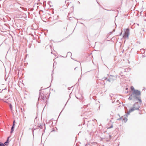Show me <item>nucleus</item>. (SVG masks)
I'll return each mask as SVG.
<instances>
[{
    "mask_svg": "<svg viewBox=\"0 0 146 146\" xmlns=\"http://www.w3.org/2000/svg\"><path fill=\"white\" fill-rule=\"evenodd\" d=\"M138 102L135 103L133 106L129 110V113L132 112L135 110H139L140 107L142 104V101L139 98H137Z\"/></svg>",
    "mask_w": 146,
    "mask_h": 146,
    "instance_id": "1",
    "label": "nucleus"
},
{
    "mask_svg": "<svg viewBox=\"0 0 146 146\" xmlns=\"http://www.w3.org/2000/svg\"><path fill=\"white\" fill-rule=\"evenodd\" d=\"M141 94V92H140L137 90H134L132 94L130 96L129 99L130 100H131L132 99V96L133 95H135L136 96H139Z\"/></svg>",
    "mask_w": 146,
    "mask_h": 146,
    "instance_id": "2",
    "label": "nucleus"
},
{
    "mask_svg": "<svg viewBox=\"0 0 146 146\" xmlns=\"http://www.w3.org/2000/svg\"><path fill=\"white\" fill-rule=\"evenodd\" d=\"M129 35V30L128 29L125 30V33L123 38H128Z\"/></svg>",
    "mask_w": 146,
    "mask_h": 146,
    "instance_id": "3",
    "label": "nucleus"
},
{
    "mask_svg": "<svg viewBox=\"0 0 146 146\" xmlns=\"http://www.w3.org/2000/svg\"><path fill=\"white\" fill-rule=\"evenodd\" d=\"M13 131H14V126H13L12 127H11V133H13Z\"/></svg>",
    "mask_w": 146,
    "mask_h": 146,
    "instance_id": "4",
    "label": "nucleus"
},
{
    "mask_svg": "<svg viewBox=\"0 0 146 146\" xmlns=\"http://www.w3.org/2000/svg\"><path fill=\"white\" fill-rule=\"evenodd\" d=\"M130 88H131V90H132V91H133V92L134 91V90H135L134 89V87L133 86L131 87Z\"/></svg>",
    "mask_w": 146,
    "mask_h": 146,
    "instance_id": "5",
    "label": "nucleus"
},
{
    "mask_svg": "<svg viewBox=\"0 0 146 146\" xmlns=\"http://www.w3.org/2000/svg\"><path fill=\"white\" fill-rule=\"evenodd\" d=\"M123 120L124 121V122H125L127 121V118L125 117L123 119Z\"/></svg>",
    "mask_w": 146,
    "mask_h": 146,
    "instance_id": "6",
    "label": "nucleus"
},
{
    "mask_svg": "<svg viewBox=\"0 0 146 146\" xmlns=\"http://www.w3.org/2000/svg\"><path fill=\"white\" fill-rule=\"evenodd\" d=\"M0 146H5L3 143L0 142Z\"/></svg>",
    "mask_w": 146,
    "mask_h": 146,
    "instance_id": "7",
    "label": "nucleus"
},
{
    "mask_svg": "<svg viewBox=\"0 0 146 146\" xmlns=\"http://www.w3.org/2000/svg\"><path fill=\"white\" fill-rule=\"evenodd\" d=\"M10 107L11 109L12 110V106L11 104H10Z\"/></svg>",
    "mask_w": 146,
    "mask_h": 146,
    "instance_id": "8",
    "label": "nucleus"
},
{
    "mask_svg": "<svg viewBox=\"0 0 146 146\" xmlns=\"http://www.w3.org/2000/svg\"><path fill=\"white\" fill-rule=\"evenodd\" d=\"M7 143H8V142L7 141L5 143V144L6 145H8V144H7Z\"/></svg>",
    "mask_w": 146,
    "mask_h": 146,
    "instance_id": "9",
    "label": "nucleus"
},
{
    "mask_svg": "<svg viewBox=\"0 0 146 146\" xmlns=\"http://www.w3.org/2000/svg\"><path fill=\"white\" fill-rule=\"evenodd\" d=\"M70 54H71L72 55V54L70 52H68V55H70Z\"/></svg>",
    "mask_w": 146,
    "mask_h": 146,
    "instance_id": "10",
    "label": "nucleus"
},
{
    "mask_svg": "<svg viewBox=\"0 0 146 146\" xmlns=\"http://www.w3.org/2000/svg\"><path fill=\"white\" fill-rule=\"evenodd\" d=\"M68 17L69 18H70V14H69L68 15Z\"/></svg>",
    "mask_w": 146,
    "mask_h": 146,
    "instance_id": "11",
    "label": "nucleus"
},
{
    "mask_svg": "<svg viewBox=\"0 0 146 146\" xmlns=\"http://www.w3.org/2000/svg\"><path fill=\"white\" fill-rule=\"evenodd\" d=\"M15 121H13V126H14L15 125Z\"/></svg>",
    "mask_w": 146,
    "mask_h": 146,
    "instance_id": "12",
    "label": "nucleus"
},
{
    "mask_svg": "<svg viewBox=\"0 0 146 146\" xmlns=\"http://www.w3.org/2000/svg\"><path fill=\"white\" fill-rule=\"evenodd\" d=\"M112 127H113L112 125L111 127H110V128H112Z\"/></svg>",
    "mask_w": 146,
    "mask_h": 146,
    "instance_id": "13",
    "label": "nucleus"
},
{
    "mask_svg": "<svg viewBox=\"0 0 146 146\" xmlns=\"http://www.w3.org/2000/svg\"><path fill=\"white\" fill-rule=\"evenodd\" d=\"M9 137H8V139H7V141H8V139H9Z\"/></svg>",
    "mask_w": 146,
    "mask_h": 146,
    "instance_id": "14",
    "label": "nucleus"
}]
</instances>
